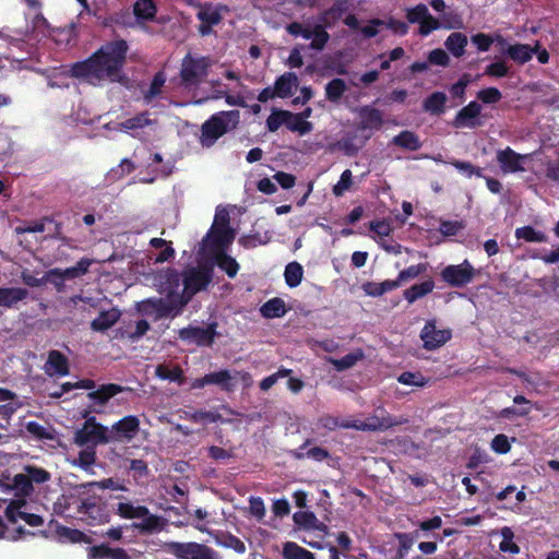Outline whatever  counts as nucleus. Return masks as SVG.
I'll return each mask as SVG.
<instances>
[{"instance_id": "nucleus-25", "label": "nucleus", "mask_w": 559, "mask_h": 559, "mask_svg": "<svg viewBox=\"0 0 559 559\" xmlns=\"http://www.w3.org/2000/svg\"><path fill=\"white\" fill-rule=\"evenodd\" d=\"M91 559H130L127 551L122 548H111L108 544L92 546L88 549Z\"/></svg>"}, {"instance_id": "nucleus-7", "label": "nucleus", "mask_w": 559, "mask_h": 559, "mask_svg": "<svg viewBox=\"0 0 559 559\" xmlns=\"http://www.w3.org/2000/svg\"><path fill=\"white\" fill-rule=\"evenodd\" d=\"M477 270L468 260L460 264H450L440 272L441 280L450 287L462 288L471 284L477 275Z\"/></svg>"}, {"instance_id": "nucleus-27", "label": "nucleus", "mask_w": 559, "mask_h": 559, "mask_svg": "<svg viewBox=\"0 0 559 559\" xmlns=\"http://www.w3.org/2000/svg\"><path fill=\"white\" fill-rule=\"evenodd\" d=\"M298 78L294 72H285L280 75L275 83L274 88L276 97L288 98L293 95V88L297 86Z\"/></svg>"}, {"instance_id": "nucleus-33", "label": "nucleus", "mask_w": 559, "mask_h": 559, "mask_svg": "<svg viewBox=\"0 0 559 559\" xmlns=\"http://www.w3.org/2000/svg\"><path fill=\"white\" fill-rule=\"evenodd\" d=\"M116 514L121 519L133 520L147 514V507L134 506L131 501L117 503Z\"/></svg>"}, {"instance_id": "nucleus-54", "label": "nucleus", "mask_w": 559, "mask_h": 559, "mask_svg": "<svg viewBox=\"0 0 559 559\" xmlns=\"http://www.w3.org/2000/svg\"><path fill=\"white\" fill-rule=\"evenodd\" d=\"M292 117V111L284 109H273L271 115L266 119V128L270 132H275L280 129L286 119Z\"/></svg>"}, {"instance_id": "nucleus-48", "label": "nucleus", "mask_w": 559, "mask_h": 559, "mask_svg": "<svg viewBox=\"0 0 559 559\" xmlns=\"http://www.w3.org/2000/svg\"><path fill=\"white\" fill-rule=\"evenodd\" d=\"M185 419L195 424L217 423L222 419V415L217 412L200 409L195 412H185Z\"/></svg>"}, {"instance_id": "nucleus-28", "label": "nucleus", "mask_w": 559, "mask_h": 559, "mask_svg": "<svg viewBox=\"0 0 559 559\" xmlns=\"http://www.w3.org/2000/svg\"><path fill=\"white\" fill-rule=\"evenodd\" d=\"M514 404L519 406L506 407L500 412V416L504 419H513L515 417H524L531 412V401L523 395H516L513 399Z\"/></svg>"}, {"instance_id": "nucleus-17", "label": "nucleus", "mask_w": 559, "mask_h": 559, "mask_svg": "<svg viewBox=\"0 0 559 559\" xmlns=\"http://www.w3.org/2000/svg\"><path fill=\"white\" fill-rule=\"evenodd\" d=\"M356 112L359 116V122L357 123L358 131H379L384 123L381 110L369 105L357 108ZM371 134L372 133L366 135V139H370Z\"/></svg>"}, {"instance_id": "nucleus-14", "label": "nucleus", "mask_w": 559, "mask_h": 559, "mask_svg": "<svg viewBox=\"0 0 559 559\" xmlns=\"http://www.w3.org/2000/svg\"><path fill=\"white\" fill-rule=\"evenodd\" d=\"M419 336L426 350H436L451 340L452 331L450 329L439 330L436 320L432 319L426 321Z\"/></svg>"}, {"instance_id": "nucleus-6", "label": "nucleus", "mask_w": 559, "mask_h": 559, "mask_svg": "<svg viewBox=\"0 0 559 559\" xmlns=\"http://www.w3.org/2000/svg\"><path fill=\"white\" fill-rule=\"evenodd\" d=\"M212 282V271L206 267H190L182 273L183 289L180 294L181 305H188L192 297L205 289Z\"/></svg>"}, {"instance_id": "nucleus-19", "label": "nucleus", "mask_w": 559, "mask_h": 559, "mask_svg": "<svg viewBox=\"0 0 559 559\" xmlns=\"http://www.w3.org/2000/svg\"><path fill=\"white\" fill-rule=\"evenodd\" d=\"M156 280L158 282L160 293L167 297L180 296L179 287L182 284V274L173 267H167L158 272Z\"/></svg>"}, {"instance_id": "nucleus-59", "label": "nucleus", "mask_w": 559, "mask_h": 559, "mask_svg": "<svg viewBox=\"0 0 559 559\" xmlns=\"http://www.w3.org/2000/svg\"><path fill=\"white\" fill-rule=\"evenodd\" d=\"M129 471L136 483L147 478L150 474L148 465L144 460L133 459L130 461Z\"/></svg>"}, {"instance_id": "nucleus-15", "label": "nucleus", "mask_w": 559, "mask_h": 559, "mask_svg": "<svg viewBox=\"0 0 559 559\" xmlns=\"http://www.w3.org/2000/svg\"><path fill=\"white\" fill-rule=\"evenodd\" d=\"M124 391H130V389L117 383L99 385L96 390L87 393V397L93 402V406L90 412L102 414L109 400Z\"/></svg>"}, {"instance_id": "nucleus-21", "label": "nucleus", "mask_w": 559, "mask_h": 559, "mask_svg": "<svg viewBox=\"0 0 559 559\" xmlns=\"http://www.w3.org/2000/svg\"><path fill=\"white\" fill-rule=\"evenodd\" d=\"M353 0H334L332 5L318 14V21L334 26L349 10Z\"/></svg>"}, {"instance_id": "nucleus-35", "label": "nucleus", "mask_w": 559, "mask_h": 559, "mask_svg": "<svg viewBox=\"0 0 559 559\" xmlns=\"http://www.w3.org/2000/svg\"><path fill=\"white\" fill-rule=\"evenodd\" d=\"M133 13L138 20L154 21L157 7L153 0H138L133 5Z\"/></svg>"}, {"instance_id": "nucleus-45", "label": "nucleus", "mask_w": 559, "mask_h": 559, "mask_svg": "<svg viewBox=\"0 0 559 559\" xmlns=\"http://www.w3.org/2000/svg\"><path fill=\"white\" fill-rule=\"evenodd\" d=\"M304 276V269L300 263L294 261L286 265L284 271L285 283L288 287H297Z\"/></svg>"}, {"instance_id": "nucleus-3", "label": "nucleus", "mask_w": 559, "mask_h": 559, "mask_svg": "<svg viewBox=\"0 0 559 559\" xmlns=\"http://www.w3.org/2000/svg\"><path fill=\"white\" fill-rule=\"evenodd\" d=\"M240 112L236 109L212 115L201 127L200 143L202 146L214 145L219 138L238 126Z\"/></svg>"}, {"instance_id": "nucleus-49", "label": "nucleus", "mask_w": 559, "mask_h": 559, "mask_svg": "<svg viewBox=\"0 0 559 559\" xmlns=\"http://www.w3.org/2000/svg\"><path fill=\"white\" fill-rule=\"evenodd\" d=\"M216 265L230 278H234L239 271L238 262L225 252L218 253L216 255Z\"/></svg>"}, {"instance_id": "nucleus-44", "label": "nucleus", "mask_w": 559, "mask_h": 559, "mask_svg": "<svg viewBox=\"0 0 559 559\" xmlns=\"http://www.w3.org/2000/svg\"><path fill=\"white\" fill-rule=\"evenodd\" d=\"M95 261L93 259L84 257V258H81L74 266L61 269V273L66 280H74V278L85 275L88 272L90 266Z\"/></svg>"}, {"instance_id": "nucleus-2", "label": "nucleus", "mask_w": 559, "mask_h": 559, "mask_svg": "<svg viewBox=\"0 0 559 559\" xmlns=\"http://www.w3.org/2000/svg\"><path fill=\"white\" fill-rule=\"evenodd\" d=\"M59 504L70 516L88 525L104 524L110 518L107 502L86 483L76 485L62 495Z\"/></svg>"}, {"instance_id": "nucleus-37", "label": "nucleus", "mask_w": 559, "mask_h": 559, "mask_svg": "<svg viewBox=\"0 0 559 559\" xmlns=\"http://www.w3.org/2000/svg\"><path fill=\"white\" fill-rule=\"evenodd\" d=\"M396 280H385L381 283L368 282L364 284V290L368 296L380 297L383 294L399 288Z\"/></svg>"}, {"instance_id": "nucleus-36", "label": "nucleus", "mask_w": 559, "mask_h": 559, "mask_svg": "<svg viewBox=\"0 0 559 559\" xmlns=\"http://www.w3.org/2000/svg\"><path fill=\"white\" fill-rule=\"evenodd\" d=\"M392 142L394 145L408 151H417L421 147V142L418 135L408 130L401 131L393 138Z\"/></svg>"}, {"instance_id": "nucleus-26", "label": "nucleus", "mask_w": 559, "mask_h": 559, "mask_svg": "<svg viewBox=\"0 0 559 559\" xmlns=\"http://www.w3.org/2000/svg\"><path fill=\"white\" fill-rule=\"evenodd\" d=\"M537 48H539L538 45H536L533 48V47H531L527 44H520L519 43V44L510 45L507 48L506 53L514 62H516L519 64H524V63L528 62L533 58V55L535 53Z\"/></svg>"}, {"instance_id": "nucleus-24", "label": "nucleus", "mask_w": 559, "mask_h": 559, "mask_svg": "<svg viewBox=\"0 0 559 559\" xmlns=\"http://www.w3.org/2000/svg\"><path fill=\"white\" fill-rule=\"evenodd\" d=\"M28 296V290L22 287H0V307L17 308V304Z\"/></svg>"}, {"instance_id": "nucleus-12", "label": "nucleus", "mask_w": 559, "mask_h": 559, "mask_svg": "<svg viewBox=\"0 0 559 559\" xmlns=\"http://www.w3.org/2000/svg\"><path fill=\"white\" fill-rule=\"evenodd\" d=\"M167 550L176 559H215L211 548L198 543L171 542L167 544Z\"/></svg>"}, {"instance_id": "nucleus-55", "label": "nucleus", "mask_w": 559, "mask_h": 559, "mask_svg": "<svg viewBox=\"0 0 559 559\" xmlns=\"http://www.w3.org/2000/svg\"><path fill=\"white\" fill-rule=\"evenodd\" d=\"M427 270H428V263H418L415 265H411V266L402 270L395 280H396V282H399V286H401V284L403 282L414 280V278L418 277L419 275L426 273Z\"/></svg>"}, {"instance_id": "nucleus-30", "label": "nucleus", "mask_w": 559, "mask_h": 559, "mask_svg": "<svg viewBox=\"0 0 559 559\" xmlns=\"http://www.w3.org/2000/svg\"><path fill=\"white\" fill-rule=\"evenodd\" d=\"M435 288V282L431 278H428L419 284H414L409 288L403 292L404 298L408 304H414L419 298L425 297L430 294Z\"/></svg>"}, {"instance_id": "nucleus-32", "label": "nucleus", "mask_w": 559, "mask_h": 559, "mask_svg": "<svg viewBox=\"0 0 559 559\" xmlns=\"http://www.w3.org/2000/svg\"><path fill=\"white\" fill-rule=\"evenodd\" d=\"M260 312L263 318L275 319L284 317L287 309L283 299L274 297L262 305Z\"/></svg>"}, {"instance_id": "nucleus-13", "label": "nucleus", "mask_w": 559, "mask_h": 559, "mask_svg": "<svg viewBox=\"0 0 559 559\" xmlns=\"http://www.w3.org/2000/svg\"><path fill=\"white\" fill-rule=\"evenodd\" d=\"M481 104L477 100L469 102L456 112L453 118L452 126L456 129H476L481 127L484 124L483 118H487L486 115L481 116Z\"/></svg>"}, {"instance_id": "nucleus-40", "label": "nucleus", "mask_w": 559, "mask_h": 559, "mask_svg": "<svg viewBox=\"0 0 559 559\" xmlns=\"http://www.w3.org/2000/svg\"><path fill=\"white\" fill-rule=\"evenodd\" d=\"M155 376L162 380H169L179 384L185 381L183 371L179 365L170 368L166 364H159L156 366Z\"/></svg>"}, {"instance_id": "nucleus-23", "label": "nucleus", "mask_w": 559, "mask_h": 559, "mask_svg": "<svg viewBox=\"0 0 559 559\" xmlns=\"http://www.w3.org/2000/svg\"><path fill=\"white\" fill-rule=\"evenodd\" d=\"M4 491L15 490L16 497H29L34 492V486L25 473L14 475L11 484L0 483Z\"/></svg>"}, {"instance_id": "nucleus-60", "label": "nucleus", "mask_w": 559, "mask_h": 559, "mask_svg": "<svg viewBox=\"0 0 559 559\" xmlns=\"http://www.w3.org/2000/svg\"><path fill=\"white\" fill-rule=\"evenodd\" d=\"M476 98L483 104L493 105L502 99V93L497 87H486L477 92Z\"/></svg>"}, {"instance_id": "nucleus-1", "label": "nucleus", "mask_w": 559, "mask_h": 559, "mask_svg": "<svg viewBox=\"0 0 559 559\" xmlns=\"http://www.w3.org/2000/svg\"><path fill=\"white\" fill-rule=\"evenodd\" d=\"M129 45L124 39H116L102 45L87 59L73 63L71 76L92 85L104 81L126 85L128 76L123 72Z\"/></svg>"}, {"instance_id": "nucleus-9", "label": "nucleus", "mask_w": 559, "mask_h": 559, "mask_svg": "<svg viewBox=\"0 0 559 559\" xmlns=\"http://www.w3.org/2000/svg\"><path fill=\"white\" fill-rule=\"evenodd\" d=\"M217 323L212 322L206 328L188 325L178 331V337L188 344L212 346L217 335Z\"/></svg>"}, {"instance_id": "nucleus-61", "label": "nucleus", "mask_w": 559, "mask_h": 559, "mask_svg": "<svg viewBox=\"0 0 559 559\" xmlns=\"http://www.w3.org/2000/svg\"><path fill=\"white\" fill-rule=\"evenodd\" d=\"M25 474L29 477L31 484H44L50 479V473L43 467L35 465H25Z\"/></svg>"}, {"instance_id": "nucleus-42", "label": "nucleus", "mask_w": 559, "mask_h": 559, "mask_svg": "<svg viewBox=\"0 0 559 559\" xmlns=\"http://www.w3.org/2000/svg\"><path fill=\"white\" fill-rule=\"evenodd\" d=\"M231 374L229 370L223 369L216 372L205 374V382L210 384L218 385L223 391L230 392L234 389L231 383Z\"/></svg>"}, {"instance_id": "nucleus-58", "label": "nucleus", "mask_w": 559, "mask_h": 559, "mask_svg": "<svg viewBox=\"0 0 559 559\" xmlns=\"http://www.w3.org/2000/svg\"><path fill=\"white\" fill-rule=\"evenodd\" d=\"M450 164L467 178H472L473 176L479 178L484 177L483 169L474 166L471 162L453 159Z\"/></svg>"}, {"instance_id": "nucleus-57", "label": "nucleus", "mask_w": 559, "mask_h": 559, "mask_svg": "<svg viewBox=\"0 0 559 559\" xmlns=\"http://www.w3.org/2000/svg\"><path fill=\"white\" fill-rule=\"evenodd\" d=\"M26 431L37 440H53V431L37 421H28L25 426Z\"/></svg>"}, {"instance_id": "nucleus-20", "label": "nucleus", "mask_w": 559, "mask_h": 559, "mask_svg": "<svg viewBox=\"0 0 559 559\" xmlns=\"http://www.w3.org/2000/svg\"><path fill=\"white\" fill-rule=\"evenodd\" d=\"M526 157V155H521L509 146L497 152V162L501 170L506 174L523 171L524 167L522 166V162Z\"/></svg>"}, {"instance_id": "nucleus-18", "label": "nucleus", "mask_w": 559, "mask_h": 559, "mask_svg": "<svg viewBox=\"0 0 559 559\" xmlns=\"http://www.w3.org/2000/svg\"><path fill=\"white\" fill-rule=\"evenodd\" d=\"M140 430V419L134 415H128L115 423L109 430L110 442L132 440Z\"/></svg>"}, {"instance_id": "nucleus-22", "label": "nucleus", "mask_w": 559, "mask_h": 559, "mask_svg": "<svg viewBox=\"0 0 559 559\" xmlns=\"http://www.w3.org/2000/svg\"><path fill=\"white\" fill-rule=\"evenodd\" d=\"M44 369L48 376H68L70 372L69 360L64 354L52 349L48 354Z\"/></svg>"}, {"instance_id": "nucleus-16", "label": "nucleus", "mask_w": 559, "mask_h": 559, "mask_svg": "<svg viewBox=\"0 0 559 559\" xmlns=\"http://www.w3.org/2000/svg\"><path fill=\"white\" fill-rule=\"evenodd\" d=\"M382 416L373 415L359 421V431H385L392 427L408 423L406 417H393L382 408Z\"/></svg>"}, {"instance_id": "nucleus-29", "label": "nucleus", "mask_w": 559, "mask_h": 559, "mask_svg": "<svg viewBox=\"0 0 559 559\" xmlns=\"http://www.w3.org/2000/svg\"><path fill=\"white\" fill-rule=\"evenodd\" d=\"M120 318V312L116 309L102 311L97 318L91 322V329L96 332H105L110 329Z\"/></svg>"}, {"instance_id": "nucleus-43", "label": "nucleus", "mask_w": 559, "mask_h": 559, "mask_svg": "<svg viewBox=\"0 0 559 559\" xmlns=\"http://www.w3.org/2000/svg\"><path fill=\"white\" fill-rule=\"evenodd\" d=\"M165 82L166 76L163 71H158L154 74L150 87L143 94V100L145 104H151L153 99L162 94Z\"/></svg>"}, {"instance_id": "nucleus-62", "label": "nucleus", "mask_w": 559, "mask_h": 559, "mask_svg": "<svg viewBox=\"0 0 559 559\" xmlns=\"http://www.w3.org/2000/svg\"><path fill=\"white\" fill-rule=\"evenodd\" d=\"M66 278L61 273V269H50L45 273V284L50 283L58 293H63L66 289Z\"/></svg>"}, {"instance_id": "nucleus-4", "label": "nucleus", "mask_w": 559, "mask_h": 559, "mask_svg": "<svg viewBox=\"0 0 559 559\" xmlns=\"http://www.w3.org/2000/svg\"><path fill=\"white\" fill-rule=\"evenodd\" d=\"M213 60L207 56L195 57L188 52L181 60L180 80L186 87L199 86L209 75Z\"/></svg>"}, {"instance_id": "nucleus-31", "label": "nucleus", "mask_w": 559, "mask_h": 559, "mask_svg": "<svg viewBox=\"0 0 559 559\" xmlns=\"http://www.w3.org/2000/svg\"><path fill=\"white\" fill-rule=\"evenodd\" d=\"M447 95L443 92H433L423 103V109L431 115L440 116L444 112Z\"/></svg>"}, {"instance_id": "nucleus-47", "label": "nucleus", "mask_w": 559, "mask_h": 559, "mask_svg": "<svg viewBox=\"0 0 559 559\" xmlns=\"http://www.w3.org/2000/svg\"><path fill=\"white\" fill-rule=\"evenodd\" d=\"M57 533L60 538H64L71 543H92V538L90 536H87L84 532L76 528H71L68 526H58Z\"/></svg>"}, {"instance_id": "nucleus-5", "label": "nucleus", "mask_w": 559, "mask_h": 559, "mask_svg": "<svg viewBox=\"0 0 559 559\" xmlns=\"http://www.w3.org/2000/svg\"><path fill=\"white\" fill-rule=\"evenodd\" d=\"M85 421L82 428L78 429L74 433V442L84 447L90 443L93 445L107 444L110 442L109 430L106 426L97 423L94 416L88 417L87 412L83 414Z\"/></svg>"}, {"instance_id": "nucleus-53", "label": "nucleus", "mask_w": 559, "mask_h": 559, "mask_svg": "<svg viewBox=\"0 0 559 559\" xmlns=\"http://www.w3.org/2000/svg\"><path fill=\"white\" fill-rule=\"evenodd\" d=\"M287 122H284V126L293 132H298L300 135L308 134L312 131V123L309 121H302L300 116L292 112V117L286 119Z\"/></svg>"}, {"instance_id": "nucleus-64", "label": "nucleus", "mask_w": 559, "mask_h": 559, "mask_svg": "<svg viewBox=\"0 0 559 559\" xmlns=\"http://www.w3.org/2000/svg\"><path fill=\"white\" fill-rule=\"evenodd\" d=\"M353 186V174L349 169H345L340 177V180L334 185L332 191L335 197H342Z\"/></svg>"}, {"instance_id": "nucleus-38", "label": "nucleus", "mask_w": 559, "mask_h": 559, "mask_svg": "<svg viewBox=\"0 0 559 559\" xmlns=\"http://www.w3.org/2000/svg\"><path fill=\"white\" fill-rule=\"evenodd\" d=\"M447 49L455 57L460 58L465 52L467 45V36L463 33L455 32L448 36L444 43Z\"/></svg>"}, {"instance_id": "nucleus-8", "label": "nucleus", "mask_w": 559, "mask_h": 559, "mask_svg": "<svg viewBox=\"0 0 559 559\" xmlns=\"http://www.w3.org/2000/svg\"><path fill=\"white\" fill-rule=\"evenodd\" d=\"M197 19L200 21L198 32L201 36H210L214 33L213 27L223 21V12L229 9L225 4H213L211 2L199 3Z\"/></svg>"}, {"instance_id": "nucleus-63", "label": "nucleus", "mask_w": 559, "mask_h": 559, "mask_svg": "<svg viewBox=\"0 0 559 559\" xmlns=\"http://www.w3.org/2000/svg\"><path fill=\"white\" fill-rule=\"evenodd\" d=\"M397 381L405 385L425 386L429 380L420 372L405 371L397 377Z\"/></svg>"}, {"instance_id": "nucleus-34", "label": "nucleus", "mask_w": 559, "mask_h": 559, "mask_svg": "<svg viewBox=\"0 0 559 559\" xmlns=\"http://www.w3.org/2000/svg\"><path fill=\"white\" fill-rule=\"evenodd\" d=\"M141 522L134 523L133 526L141 533L152 534L163 528V520L156 514H152L147 509V514L143 515Z\"/></svg>"}, {"instance_id": "nucleus-41", "label": "nucleus", "mask_w": 559, "mask_h": 559, "mask_svg": "<svg viewBox=\"0 0 559 559\" xmlns=\"http://www.w3.org/2000/svg\"><path fill=\"white\" fill-rule=\"evenodd\" d=\"M283 559H316L313 552L299 546L295 542H287L283 546Z\"/></svg>"}, {"instance_id": "nucleus-50", "label": "nucleus", "mask_w": 559, "mask_h": 559, "mask_svg": "<svg viewBox=\"0 0 559 559\" xmlns=\"http://www.w3.org/2000/svg\"><path fill=\"white\" fill-rule=\"evenodd\" d=\"M500 535L502 537V540L499 545V549L502 552L518 555L520 552V547L513 542L514 533L512 528L509 526H503L500 530Z\"/></svg>"}, {"instance_id": "nucleus-52", "label": "nucleus", "mask_w": 559, "mask_h": 559, "mask_svg": "<svg viewBox=\"0 0 559 559\" xmlns=\"http://www.w3.org/2000/svg\"><path fill=\"white\" fill-rule=\"evenodd\" d=\"M152 120L148 118V112L144 111L122 121L120 123V129L124 131L138 130L143 129L144 127L150 126Z\"/></svg>"}, {"instance_id": "nucleus-10", "label": "nucleus", "mask_w": 559, "mask_h": 559, "mask_svg": "<svg viewBox=\"0 0 559 559\" xmlns=\"http://www.w3.org/2000/svg\"><path fill=\"white\" fill-rule=\"evenodd\" d=\"M182 297H167L166 299H146L142 302V311L150 313L151 310H155L157 318L176 317L180 314L187 305H181Z\"/></svg>"}, {"instance_id": "nucleus-51", "label": "nucleus", "mask_w": 559, "mask_h": 559, "mask_svg": "<svg viewBox=\"0 0 559 559\" xmlns=\"http://www.w3.org/2000/svg\"><path fill=\"white\" fill-rule=\"evenodd\" d=\"M515 237L518 239H523L527 242H546L547 236L539 230H536L532 226H523L519 227L515 230Z\"/></svg>"}, {"instance_id": "nucleus-39", "label": "nucleus", "mask_w": 559, "mask_h": 559, "mask_svg": "<svg viewBox=\"0 0 559 559\" xmlns=\"http://www.w3.org/2000/svg\"><path fill=\"white\" fill-rule=\"evenodd\" d=\"M329 23L319 22L313 26V36L310 43V48L314 50H322L330 40V34L326 32L331 28Z\"/></svg>"}, {"instance_id": "nucleus-46", "label": "nucleus", "mask_w": 559, "mask_h": 559, "mask_svg": "<svg viewBox=\"0 0 559 559\" xmlns=\"http://www.w3.org/2000/svg\"><path fill=\"white\" fill-rule=\"evenodd\" d=\"M346 90L347 86L343 79H333L325 85V97L329 102L337 103Z\"/></svg>"}, {"instance_id": "nucleus-11", "label": "nucleus", "mask_w": 559, "mask_h": 559, "mask_svg": "<svg viewBox=\"0 0 559 559\" xmlns=\"http://www.w3.org/2000/svg\"><path fill=\"white\" fill-rule=\"evenodd\" d=\"M228 216H222L219 221H215L202 242L205 246L211 245L215 248L228 247L235 239V231L228 226Z\"/></svg>"}, {"instance_id": "nucleus-56", "label": "nucleus", "mask_w": 559, "mask_h": 559, "mask_svg": "<svg viewBox=\"0 0 559 559\" xmlns=\"http://www.w3.org/2000/svg\"><path fill=\"white\" fill-rule=\"evenodd\" d=\"M362 353L359 350L357 353H348L345 356L337 358V359H331V362L335 370L337 371H344L352 367H354L358 360L362 358Z\"/></svg>"}]
</instances>
